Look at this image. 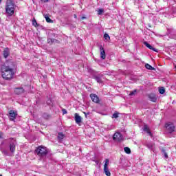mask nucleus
<instances>
[{
  "instance_id": "48",
  "label": "nucleus",
  "mask_w": 176,
  "mask_h": 176,
  "mask_svg": "<svg viewBox=\"0 0 176 176\" xmlns=\"http://www.w3.org/2000/svg\"><path fill=\"white\" fill-rule=\"evenodd\" d=\"M2 2V0H0V3Z\"/></svg>"
},
{
  "instance_id": "12",
  "label": "nucleus",
  "mask_w": 176,
  "mask_h": 176,
  "mask_svg": "<svg viewBox=\"0 0 176 176\" xmlns=\"http://www.w3.org/2000/svg\"><path fill=\"white\" fill-rule=\"evenodd\" d=\"M74 119L77 124H80V123H82V117H80L78 113H75Z\"/></svg>"
},
{
  "instance_id": "13",
  "label": "nucleus",
  "mask_w": 176,
  "mask_h": 176,
  "mask_svg": "<svg viewBox=\"0 0 176 176\" xmlns=\"http://www.w3.org/2000/svg\"><path fill=\"white\" fill-rule=\"evenodd\" d=\"M14 91L15 94H17L18 96H19L20 94H23V93H24V88L23 87L15 88Z\"/></svg>"
},
{
  "instance_id": "37",
  "label": "nucleus",
  "mask_w": 176,
  "mask_h": 176,
  "mask_svg": "<svg viewBox=\"0 0 176 176\" xmlns=\"http://www.w3.org/2000/svg\"><path fill=\"white\" fill-rule=\"evenodd\" d=\"M144 45L146 47H149V46L151 45V44H149L148 42L144 41Z\"/></svg>"
},
{
  "instance_id": "4",
  "label": "nucleus",
  "mask_w": 176,
  "mask_h": 176,
  "mask_svg": "<svg viewBox=\"0 0 176 176\" xmlns=\"http://www.w3.org/2000/svg\"><path fill=\"white\" fill-rule=\"evenodd\" d=\"M1 68L10 69V71H14L16 69V63L12 60H7Z\"/></svg>"
},
{
  "instance_id": "30",
  "label": "nucleus",
  "mask_w": 176,
  "mask_h": 176,
  "mask_svg": "<svg viewBox=\"0 0 176 176\" xmlns=\"http://www.w3.org/2000/svg\"><path fill=\"white\" fill-rule=\"evenodd\" d=\"M43 118H44V119H49V118H50V115L47 113H44L43 114Z\"/></svg>"
},
{
  "instance_id": "21",
  "label": "nucleus",
  "mask_w": 176,
  "mask_h": 176,
  "mask_svg": "<svg viewBox=\"0 0 176 176\" xmlns=\"http://www.w3.org/2000/svg\"><path fill=\"white\" fill-rule=\"evenodd\" d=\"M161 152H162V153H164V157H166V159H168V155H167V153L166 152L165 148H162Z\"/></svg>"
},
{
  "instance_id": "45",
  "label": "nucleus",
  "mask_w": 176,
  "mask_h": 176,
  "mask_svg": "<svg viewBox=\"0 0 176 176\" xmlns=\"http://www.w3.org/2000/svg\"><path fill=\"white\" fill-rule=\"evenodd\" d=\"M168 31H173V29H168Z\"/></svg>"
},
{
  "instance_id": "31",
  "label": "nucleus",
  "mask_w": 176,
  "mask_h": 176,
  "mask_svg": "<svg viewBox=\"0 0 176 176\" xmlns=\"http://www.w3.org/2000/svg\"><path fill=\"white\" fill-rule=\"evenodd\" d=\"M119 118V113H114L112 116L113 119H118Z\"/></svg>"
},
{
  "instance_id": "3",
  "label": "nucleus",
  "mask_w": 176,
  "mask_h": 176,
  "mask_svg": "<svg viewBox=\"0 0 176 176\" xmlns=\"http://www.w3.org/2000/svg\"><path fill=\"white\" fill-rule=\"evenodd\" d=\"M1 76L6 80H10L13 79V75H14V70H10V69H6L5 67H1Z\"/></svg>"
},
{
  "instance_id": "41",
  "label": "nucleus",
  "mask_w": 176,
  "mask_h": 176,
  "mask_svg": "<svg viewBox=\"0 0 176 176\" xmlns=\"http://www.w3.org/2000/svg\"><path fill=\"white\" fill-rule=\"evenodd\" d=\"M84 114L85 115V117L87 118V115H90V113L89 112H88V113L84 112Z\"/></svg>"
},
{
  "instance_id": "23",
  "label": "nucleus",
  "mask_w": 176,
  "mask_h": 176,
  "mask_svg": "<svg viewBox=\"0 0 176 176\" xmlns=\"http://www.w3.org/2000/svg\"><path fill=\"white\" fill-rule=\"evenodd\" d=\"M104 171L107 176H111V172H109V169L108 168H104Z\"/></svg>"
},
{
  "instance_id": "28",
  "label": "nucleus",
  "mask_w": 176,
  "mask_h": 176,
  "mask_svg": "<svg viewBox=\"0 0 176 176\" xmlns=\"http://www.w3.org/2000/svg\"><path fill=\"white\" fill-rule=\"evenodd\" d=\"M143 131H145L146 133L149 131V126H148V124H144V125Z\"/></svg>"
},
{
  "instance_id": "39",
  "label": "nucleus",
  "mask_w": 176,
  "mask_h": 176,
  "mask_svg": "<svg viewBox=\"0 0 176 176\" xmlns=\"http://www.w3.org/2000/svg\"><path fill=\"white\" fill-rule=\"evenodd\" d=\"M0 139H3V133L0 131Z\"/></svg>"
},
{
  "instance_id": "19",
  "label": "nucleus",
  "mask_w": 176,
  "mask_h": 176,
  "mask_svg": "<svg viewBox=\"0 0 176 176\" xmlns=\"http://www.w3.org/2000/svg\"><path fill=\"white\" fill-rule=\"evenodd\" d=\"M47 23H53V20H52L50 18H49V15L47 14H43Z\"/></svg>"
},
{
  "instance_id": "42",
  "label": "nucleus",
  "mask_w": 176,
  "mask_h": 176,
  "mask_svg": "<svg viewBox=\"0 0 176 176\" xmlns=\"http://www.w3.org/2000/svg\"><path fill=\"white\" fill-rule=\"evenodd\" d=\"M41 2H44V3H46V2H49V0H41Z\"/></svg>"
},
{
  "instance_id": "8",
  "label": "nucleus",
  "mask_w": 176,
  "mask_h": 176,
  "mask_svg": "<svg viewBox=\"0 0 176 176\" xmlns=\"http://www.w3.org/2000/svg\"><path fill=\"white\" fill-rule=\"evenodd\" d=\"M104 75L102 74H98V72L96 74H94V79L98 82V83H102V78Z\"/></svg>"
},
{
  "instance_id": "1",
  "label": "nucleus",
  "mask_w": 176,
  "mask_h": 176,
  "mask_svg": "<svg viewBox=\"0 0 176 176\" xmlns=\"http://www.w3.org/2000/svg\"><path fill=\"white\" fill-rule=\"evenodd\" d=\"M34 153L40 158V160H45L46 156L49 155V149L43 146H39L36 148Z\"/></svg>"
},
{
  "instance_id": "35",
  "label": "nucleus",
  "mask_w": 176,
  "mask_h": 176,
  "mask_svg": "<svg viewBox=\"0 0 176 176\" xmlns=\"http://www.w3.org/2000/svg\"><path fill=\"white\" fill-rule=\"evenodd\" d=\"M102 13H104V9H99L98 11V14H102Z\"/></svg>"
},
{
  "instance_id": "17",
  "label": "nucleus",
  "mask_w": 176,
  "mask_h": 176,
  "mask_svg": "<svg viewBox=\"0 0 176 176\" xmlns=\"http://www.w3.org/2000/svg\"><path fill=\"white\" fill-rule=\"evenodd\" d=\"M145 67L146 69H149L150 71H156V69L155 67H152L151 65L148 63L145 65Z\"/></svg>"
},
{
  "instance_id": "7",
  "label": "nucleus",
  "mask_w": 176,
  "mask_h": 176,
  "mask_svg": "<svg viewBox=\"0 0 176 176\" xmlns=\"http://www.w3.org/2000/svg\"><path fill=\"white\" fill-rule=\"evenodd\" d=\"M113 141H116V142H122L123 141V135L119 132H116L114 133L113 137Z\"/></svg>"
},
{
  "instance_id": "22",
  "label": "nucleus",
  "mask_w": 176,
  "mask_h": 176,
  "mask_svg": "<svg viewBox=\"0 0 176 176\" xmlns=\"http://www.w3.org/2000/svg\"><path fill=\"white\" fill-rule=\"evenodd\" d=\"M55 41H56V38H47V43H49V45H53Z\"/></svg>"
},
{
  "instance_id": "47",
  "label": "nucleus",
  "mask_w": 176,
  "mask_h": 176,
  "mask_svg": "<svg viewBox=\"0 0 176 176\" xmlns=\"http://www.w3.org/2000/svg\"><path fill=\"white\" fill-rule=\"evenodd\" d=\"M96 164H98V161H96Z\"/></svg>"
},
{
  "instance_id": "32",
  "label": "nucleus",
  "mask_w": 176,
  "mask_h": 176,
  "mask_svg": "<svg viewBox=\"0 0 176 176\" xmlns=\"http://www.w3.org/2000/svg\"><path fill=\"white\" fill-rule=\"evenodd\" d=\"M109 164V160L106 159L105 160V163H104V168H108Z\"/></svg>"
},
{
  "instance_id": "46",
  "label": "nucleus",
  "mask_w": 176,
  "mask_h": 176,
  "mask_svg": "<svg viewBox=\"0 0 176 176\" xmlns=\"http://www.w3.org/2000/svg\"><path fill=\"white\" fill-rule=\"evenodd\" d=\"M3 144H4L3 142H2L1 143V145H3Z\"/></svg>"
},
{
  "instance_id": "10",
  "label": "nucleus",
  "mask_w": 176,
  "mask_h": 176,
  "mask_svg": "<svg viewBox=\"0 0 176 176\" xmlns=\"http://www.w3.org/2000/svg\"><path fill=\"white\" fill-rule=\"evenodd\" d=\"M100 58H102V60H105L107 55L105 54V50H104V47L102 45L100 46Z\"/></svg>"
},
{
  "instance_id": "2",
  "label": "nucleus",
  "mask_w": 176,
  "mask_h": 176,
  "mask_svg": "<svg viewBox=\"0 0 176 176\" xmlns=\"http://www.w3.org/2000/svg\"><path fill=\"white\" fill-rule=\"evenodd\" d=\"M16 10V4L13 0H7L6 2V14L12 17Z\"/></svg>"
},
{
  "instance_id": "40",
  "label": "nucleus",
  "mask_w": 176,
  "mask_h": 176,
  "mask_svg": "<svg viewBox=\"0 0 176 176\" xmlns=\"http://www.w3.org/2000/svg\"><path fill=\"white\" fill-rule=\"evenodd\" d=\"M146 133L150 135V137H152L153 134L152 132H151V131H148Z\"/></svg>"
},
{
  "instance_id": "6",
  "label": "nucleus",
  "mask_w": 176,
  "mask_h": 176,
  "mask_svg": "<svg viewBox=\"0 0 176 176\" xmlns=\"http://www.w3.org/2000/svg\"><path fill=\"white\" fill-rule=\"evenodd\" d=\"M165 128L168 134H171L175 131V126L172 122H166L165 124Z\"/></svg>"
},
{
  "instance_id": "34",
  "label": "nucleus",
  "mask_w": 176,
  "mask_h": 176,
  "mask_svg": "<svg viewBox=\"0 0 176 176\" xmlns=\"http://www.w3.org/2000/svg\"><path fill=\"white\" fill-rule=\"evenodd\" d=\"M47 105H50V106L53 105V102H52L51 99L47 100Z\"/></svg>"
},
{
  "instance_id": "5",
  "label": "nucleus",
  "mask_w": 176,
  "mask_h": 176,
  "mask_svg": "<svg viewBox=\"0 0 176 176\" xmlns=\"http://www.w3.org/2000/svg\"><path fill=\"white\" fill-rule=\"evenodd\" d=\"M8 142L10 144V151L11 153H14L16 151V145H17L16 139L10 138L8 139Z\"/></svg>"
},
{
  "instance_id": "20",
  "label": "nucleus",
  "mask_w": 176,
  "mask_h": 176,
  "mask_svg": "<svg viewBox=\"0 0 176 176\" xmlns=\"http://www.w3.org/2000/svg\"><path fill=\"white\" fill-rule=\"evenodd\" d=\"M65 135L63 133H58V140L59 141H61V140H64Z\"/></svg>"
},
{
  "instance_id": "44",
  "label": "nucleus",
  "mask_w": 176,
  "mask_h": 176,
  "mask_svg": "<svg viewBox=\"0 0 176 176\" xmlns=\"http://www.w3.org/2000/svg\"><path fill=\"white\" fill-rule=\"evenodd\" d=\"M56 43H60V41L58 40H56L55 39V41H54Z\"/></svg>"
},
{
  "instance_id": "43",
  "label": "nucleus",
  "mask_w": 176,
  "mask_h": 176,
  "mask_svg": "<svg viewBox=\"0 0 176 176\" xmlns=\"http://www.w3.org/2000/svg\"><path fill=\"white\" fill-rule=\"evenodd\" d=\"M85 19H86V16H83L81 17V20H85Z\"/></svg>"
},
{
  "instance_id": "36",
  "label": "nucleus",
  "mask_w": 176,
  "mask_h": 176,
  "mask_svg": "<svg viewBox=\"0 0 176 176\" xmlns=\"http://www.w3.org/2000/svg\"><path fill=\"white\" fill-rule=\"evenodd\" d=\"M135 93H137V89L130 92L129 96H135Z\"/></svg>"
},
{
  "instance_id": "26",
  "label": "nucleus",
  "mask_w": 176,
  "mask_h": 176,
  "mask_svg": "<svg viewBox=\"0 0 176 176\" xmlns=\"http://www.w3.org/2000/svg\"><path fill=\"white\" fill-rule=\"evenodd\" d=\"M159 93L160 94H164V93H166V89H164V87H162L159 89Z\"/></svg>"
},
{
  "instance_id": "11",
  "label": "nucleus",
  "mask_w": 176,
  "mask_h": 176,
  "mask_svg": "<svg viewBox=\"0 0 176 176\" xmlns=\"http://www.w3.org/2000/svg\"><path fill=\"white\" fill-rule=\"evenodd\" d=\"M17 118V112L14 111V110L10 111V120L13 121L14 119Z\"/></svg>"
},
{
  "instance_id": "29",
  "label": "nucleus",
  "mask_w": 176,
  "mask_h": 176,
  "mask_svg": "<svg viewBox=\"0 0 176 176\" xmlns=\"http://www.w3.org/2000/svg\"><path fill=\"white\" fill-rule=\"evenodd\" d=\"M104 38L106 41H109V39H111V37L109 36V34H108L107 33H105L104 34Z\"/></svg>"
},
{
  "instance_id": "38",
  "label": "nucleus",
  "mask_w": 176,
  "mask_h": 176,
  "mask_svg": "<svg viewBox=\"0 0 176 176\" xmlns=\"http://www.w3.org/2000/svg\"><path fill=\"white\" fill-rule=\"evenodd\" d=\"M62 112H63V115H65V114L68 113V111H67V109H63Z\"/></svg>"
},
{
  "instance_id": "14",
  "label": "nucleus",
  "mask_w": 176,
  "mask_h": 176,
  "mask_svg": "<svg viewBox=\"0 0 176 176\" xmlns=\"http://www.w3.org/2000/svg\"><path fill=\"white\" fill-rule=\"evenodd\" d=\"M150 101H152V102H156V101H157V98L156 97V95L154 94H150L148 96Z\"/></svg>"
},
{
  "instance_id": "15",
  "label": "nucleus",
  "mask_w": 176,
  "mask_h": 176,
  "mask_svg": "<svg viewBox=\"0 0 176 176\" xmlns=\"http://www.w3.org/2000/svg\"><path fill=\"white\" fill-rule=\"evenodd\" d=\"M146 146H147V148L148 149H150V151H152L153 152H155V144H153V143H147L146 144Z\"/></svg>"
},
{
  "instance_id": "18",
  "label": "nucleus",
  "mask_w": 176,
  "mask_h": 176,
  "mask_svg": "<svg viewBox=\"0 0 176 176\" xmlns=\"http://www.w3.org/2000/svg\"><path fill=\"white\" fill-rule=\"evenodd\" d=\"M88 72L91 74V76H94L98 72L91 68H88Z\"/></svg>"
},
{
  "instance_id": "16",
  "label": "nucleus",
  "mask_w": 176,
  "mask_h": 176,
  "mask_svg": "<svg viewBox=\"0 0 176 176\" xmlns=\"http://www.w3.org/2000/svg\"><path fill=\"white\" fill-rule=\"evenodd\" d=\"M9 54H10V52H9V48H6L3 52V56L5 58H8Z\"/></svg>"
},
{
  "instance_id": "25",
  "label": "nucleus",
  "mask_w": 176,
  "mask_h": 176,
  "mask_svg": "<svg viewBox=\"0 0 176 176\" xmlns=\"http://www.w3.org/2000/svg\"><path fill=\"white\" fill-rule=\"evenodd\" d=\"M32 25H34V27H39V24H38V22H36V19H35V18L33 19L32 21Z\"/></svg>"
},
{
  "instance_id": "50",
  "label": "nucleus",
  "mask_w": 176,
  "mask_h": 176,
  "mask_svg": "<svg viewBox=\"0 0 176 176\" xmlns=\"http://www.w3.org/2000/svg\"><path fill=\"white\" fill-rule=\"evenodd\" d=\"M0 176H2V175H1Z\"/></svg>"
},
{
  "instance_id": "49",
  "label": "nucleus",
  "mask_w": 176,
  "mask_h": 176,
  "mask_svg": "<svg viewBox=\"0 0 176 176\" xmlns=\"http://www.w3.org/2000/svg\"><path fill=\"white\" fill-rule=\"evenodd\" d=\"M74 17H76V16L75 15Z\"/></svg>"
},
{
  "instance_id": "9",
  "label": "nucleus",
  "mask_w": 176,
  "mask_h": 176,
  "mask_svg": "<svg viewBox=\"0 0 176 176\" xmlns=\"http://www.w3.org/2000/svg\"><path fill=\"white\" fill-rule=\"evenodd\" d=\"M90 97L94 102H96V104L100 103V98L96 94H91Z\"/></svg>"
},
{
  "instance_id": "33",
  "label": "nucleus",
  "mask_w": 176,
  "mask_h": 176,
  "mask_svg": "<svg viewBox=\"0 0 176 176\" xmlns=\"http://www.w3.org/2000/svg\"><path fill=\"white\" fill-rule=\"evenodd\" d=\"M2 153H3L4 155H6V156H8V155H9V153L8 152L7 150H5V149H1Z\"/></svg>"
},
{
  "instance_id": "24",
  "label": "nucleus",
  "mask_w": 176,
  "mask_h": 176,
  "mask_svg": "<svg viewBox=\"0 0 176 176\" xmlns=\"http://www.w3.org/2000/svg\"><path fill=\"white\" fill-rule=\"evenodd\" d=\"M124 151L125 153H127L128 155H130V153H131V150L129 147L124 148Z\"/></svg>"
},
{
  "instance_id": "27",
  "label": "nucleus",
  "mask_w": 176,
  "mask_h": 176,
  "mask_svg": "<svg viewBox=\"0 0 176 176\" xmlns=\"http://www.w3.org/2000/svg\"><path fill=\"white\" fill-rule=\"evenodd\" d=\"M148 48L150 49V50H153V52H155L156 53H159V50L152 47V45H150V46H148Z\"/></svg>"
}]
</instances>
